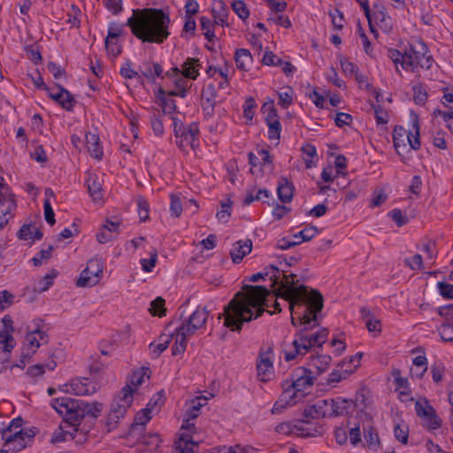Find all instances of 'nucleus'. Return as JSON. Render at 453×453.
<instances>
[{"instance_id":"1","label":"nucleus","mask_w":453,"mask_h":453,"mask_svg":"<svg viewBox=\"0 0 453 453\" xmlns=\"http://www.w3.org/2000/svg\"><path fill=\"white\" fill-rule=\"evenodd\" d=\"M284 288L285 290L280 296L288 303L291 324L295 326H303L298 332H303L306 335L311 347H318L316 333L310 331L318 326V314L324 306L323 296L319 290L303 284L300 287L294 286V281L290 284L285 282Z\"/></svg>"},{"instance_id":"2","label":"nucleus","mask_w":453,"mask_h":453,"mask_svg":"<svg viewBox=\"0 0 453 453\" xmlns=\"http://www.w3.org/2000/svg\"><path fill=\"white\" fill-rule=\"evenodd\" d=\"M170 17L162 9L144 8L133 10V15L125 25L111 22L105 40L118 39L125 26L142 42L163 43L170 35Z\"/></svg>"},{"instance_id":"3","label":"nucleus","mask_w":453,"mask_h":453,"mask_svg":"<svg viewBox=\"0 0 453 453\" xmlns=\"http://www.w3.org/2000/svg\"><path fill=\"white\" fill-rule=\"evenodd\" d=\"M224 308V326L240 332L242 325L261 317L269 307L271 291L264 286L245 285Z\"/></svg>"},{"instance_id":"4","label":"nucleus","mask_w":453,"mask_h":453,"mask_svg":"<svg viewBox=\"0 0 453 453\" xmlns=\"http://www.w3.org/2000/svg\"><path fill=\"white\" fill-rule=\"evenodd\" d=\"M51 406L64 418L63 422L51 436V443L73 440L81 419L86 417L96 418L103 411V404L101 403L94 402L89 403L81 399L69 396L52 399Z\"/></svg>"},{"instance_id":"5","label":"nucleus","mask_w":453,"mask_h":453,"mask_svg":"<svg viewBox=\"0 0 453 453\" xmlns=\"http://www.w3.org/2000/svg\"><path fill=\"white\" fill-rule=\"evenodd\" d=\"M23 419L20 417L13 418L6 427L0 426V434L4 441V447H9L12 453L20 451L32 441L35 433L32 430L23 432Z\"/></svg>"},{"instance_id":"6","label":"nucleus","mask_w":453,"mask_h":453,"mask_svg":"<svg viewBox=\"0 0 453 453\" xmlns=\"http://www.w3.org/2000/svg\"><path fill=\"white\" fill-rule=\"evenodd\" d=\"M133 393L134 389L132 387L126 385L121 389L119 395L114 399L104 423L107 432L115 429L119 420L124 418L127 409L133 403Z\"/></svg>"},{"instance_id":"7","label":"nucleus","mask_w":453,"mask_h":453,"mask_svg":"<svg viewBox=\"0 0 453 453\" xmlns=\"http://www.w3.org/2000/svg\"><path fill=\"white\" fill-rule=\"evenodd\" d=\"M174 135L177 138L176 144L181 150H185L187 146L193 150L198 146L199 127L198 124L192 122L188 126L179 122L173 118Z\"/></svg>"},{"instance_id":"8","label":"nucleus","mask_w":453,"mask_h":453,"mask_svg":"<svg viewBox=\"0 0 453 453\" xmlns=\"http://www.w3.org/2000/svg\"><path fill=\"white\" fill-rule=\"evenodd\" d=\"M104 271V262L99 257H93L87 263L86 268L81 273L76 286L87 288L96 286L99 282Z\"/></svg>"},{"instance_id":"9","label":"nucleus","mask_w":453,"mask_h":453,"mask_svg":"<svg viewBox=\"0 0 453 453\" xmlns=\"http://www.w3.org/2000/svg\"><path fill=\"white\" fill-rule=\"evenodd\" d=\"M208 317L209 311H207L206 307H198L187 319L181 323L180 326L175 329V333L191 336L197 330L205 326Z\"/></svg>"},{"instance_id":"10","label":"nucleus","mask_w":453,"mask_h":453,"mask_svg":"<svg viewBox=\"0 0 453 453\" xmlns=\"http://www.w3.org/2000/svg\"><path fill=\"white\" fill-rule=\"evenodd\" d=\"M292 382L287 388L292 389V395L298 400L305 395V390L314 383L312 371L304 367H298L292 375Z\"/></svg>"},{"instance_id":"11","label":"nucleus","mask_w":453,"mask_h":453,"mask_svg":"<svg viewBox=\"0 0 453 453\" xmlns=\"http://www.w3.org/2000/svg\"><path fill=\"white\" fill-rule=\"evenodd\" d=\"M194 419L185 417L180 427L181 433L179 439L175 441V449L179 453H195L194 449L198 447L197 442L192 437L196 429V425L193 422Z\"/></svg>"},{"instance_id":"12","label":"nucleus","mask_w":453,"mask_h":453,"mask_svg":"<svg viewBox=\"0 0 453 453\" xmlns=\"http://www.w3.org/2000/svg\"><path fill=\"white\" fill-rule=\"evenodd\" d=\"M413 55H405L407 62H402L403 68L406 69L409 66L419 65L421 68L430 69L433 65V58L431 55H427L428 48L423 41H418L415 47H412Z\"/></svg>"},{"instance_id":"13","label":"nucleus","mask_w":453,"mask_h":453,"mask_svg":"<svg viewBox=\"0 0 453 453\" xmlns=\"http://www.w3.org/2000/svg\"><path fill=\"white\" fill-rule=\"evenodd\" d=\"M273 357V346H268L265 350L261 348L257 358V372L259 380L267 382L273 379L274 374Z\"/></svg>"},{"instance_id":"14","label":"nucleus","mask_w":453,"mask_h":453,"mask_svg":"<svg viewBox=\"0 0 453 453\" xmlns=\"http://www.w3.org/2000/svg\"><path fill=\"white\" fill-rule=\"evenodd\" d=\"M268 267V272H270V280L273 281V286H278V288L274 291V296L276 297H280L285 300L283 296L280 295L285 290L284 285L285 282H288L290 284L291 281H294V286L300 287L298 285L299 279H297V275L290 273H288L285 269H280L278 266L274 265H270Z\"/></svg>"},{"instance_id":"15","label":"nucleus","mask_w":453,"mask_h":453,"mask_svg":"<svg viewBox=\"0 0 453 453\" xmlns=\"http://www.w3.org/2000/svg\"><path fill=\"white\" fill-rule=\"evenodd\" d=\"M59 390L77 395H88L96 392V387L88 379H74L69 384L59 387Z\"/></svg>"},{"instance_id":"16","label":"nucleus","mask_w":453,"mask_h":453,"mask_svg":"<svg viewBox=\"0 0 453 453\" xmlns=\"http://www.w3.org/2000/svg\"><path fill=\"white\" fill-rule=\"evenodd\" d=\"M292 344L294 346V349L292 351L284 352V358L288 362L294 360L297 356H303L307 354L312 348L311 346V342L308 341V338L303 332L296 333Z\"/></svg>"},{"instance_id":"17","label":"nucleus","mask_w":453,"mask_h":453,"mask_svg":"<svg viewBox=\"0 0 453 453\" xmlns=\"http://www.w3.org/2000/svg\"><path fill=\"white\" fill-rule=\"evenodd\" d=\"M415 409L418 417L428 419L427 426L430 430H436L441 426V419L436 414L435 410L428 404L427 401L424 404L417 402Z\"/></svg>"},{"instance_id":"18","label":"nucleus","mask_w":453,"mask_h":453,"mask_svg":"<svg viewBox=\"0 0 453 453\" xmlns=\"http://www.w3.org/2000/svg\"><path fill=\"white\" fill-rule=\"evenodd\" d=\"M151 419L150 408H145L136 413L134 422L132 423L127 438H134L136 434L145 432L146 424Z\"/></svg>"},{"instance_id":"19","label":"nucleus","mask_w":453,"mask_h":453,"mask_svg":"<svg viewBox=\"0 0 453 453\" xmlns=\"http://www.w3.org/2000/svg\"><path fill=\"white\" fill-rule=\"evenodd\" d=\"M329 401L333 406L331 416L334 417L348 414L350 407L356 408L357 406L355 401L342 397L329 399Z\"/></svg>"},{"instance_id":"20","label":"nucleus","mask_w":453,"mask_h":453,"mask_svg":"<svg viewBox=\"0 0 453 453\" xmlns=\"http://www.w3.org/2000/svg\"><path fill=\"white\" fill-rule=\"evenodd\" d=\"M252 250V242L250 239L245 241H238L234 244L230 251L232 261L234 264H239L243 257L250 254Z\"/></svg>"},{"instance_id":"21","label":"nucleus","mask_w":453,"mask_h":453,"mask_svg":"<svg viewBox=\"0 0 453 453\" xmlns=\"http://www.w3.org/2000/svg\"><path fill=\"white\" fill-rule=\"evenodd\" d=\"M86 183L88 193L94 201H100L103 198V188L99 177L94 173H87Z\"/></svg>"},{"instance_id":"22","label":"nucleus","mask_w":453,"mask_h":453,"mask_svg":"<svg viewBox=\"0 0 453 453\" xmlns=\"http://www.w3.org/2000/svg\"><path fill=\"white\" fill-rule=\"evenodd\" d=\"M201 67L198 58H188L181 65V75L184 79L196 80Z\"/></svg>"},{"instance_id":"23","label":"nucleus","mask_w":453,"mask_h":453,"mask_svg":"<svg viewBox=\"0 0 453 453\" xmlns=\"http://www.w3.org/2000/svg\"><path fill=\"white\" fill-rule=\"evenodd\" d=\"M299 400L292 395L291 388H285L280 398L274 403L272 409V413H279L285 410L287 407L294 405Z\"/></svg>"},{"instance_id":"24","label":"nucleus","mask_w":453,"mask_h":453,"mask_svg":"<svg viewBox=\"0 0 453 453\" xmlns=\"http://www.w3.org/2000/svg\"><path fill=\"white\" fill-rule=\"evenodd\" d=\"M135 442L142 443L148 447V451L153 453L159 448L161 439L159 434L145 432L143 434H136V437L132 438Z\"/></svg>"},{"instance_id":"25","label":"nucleus","mask_w":453,"mask_h":453,"mask_svg":"<svg viewBox=\"0 0 453 453\" xmlns=\"http://www.w3.org/2000/svg\"><path fill=\"white\" fill-rule=\"evenodd\" d=\"M294 186L286 178L280 177L277 185V194L282 203H290L293 198Z\"/></svg>"},{"instance_id":"26","label":"nucleus","mask_w":453,"mask_h":453,"mask_svg":"<svg viewBox=\"0 0 453 453\" xmlns=\"http://www.w3.org/2000/svg\"><path fill=\"white\" fill-rule=\"evenodd\" d=\"M17 236L20 240L31 239L33 242L41 240L43 233L33 224H25L17 233Z\"/></svg>"},{"instance_id":"27","label":"nucleus","mask_w":453,"mask_h":453,"mask_svg":"<svg viewBox=\"0 0 453 453\" xmlns=\"http://www.w3.org/2000/svg\"><path fill=\"white\" fill-rule=\"evenodd\" d=\"M167 96V92L163 88H159L157 93V98L162 107L164 114H173L176 111L177 106L175 101Z\"/></svg>"},{"instance_id":"28","label":"nucleus","mask_w":453,"mask_h":453,"mask_svg":"<svg viewBox=\"0 0 453 453\" xmlns=\"http://www.w3.org/2000/svg\"><path fill=\"white\" fill-rule=\"evenodd\" d=\"M326 400H319L314 404L307 406L303 410V416L311 418H320L326 417L325 408L326 407Z\"/></svg>"},{"instance_id":"29","label":"nucleus","mask_w":453,"mask_h":453,"mask_svg":"<svg viewBox=\"0 0 453 453\" xmlns=\"http://www.w3.org/2000/svg\"><path fill=\"white\" fill-rule=\"evenodd\" d=\"M86 145L91 157L101 159L103 157V149L100 145L99 136L96 134L88 133L86 134Z\"/></svg>"},{"instance_id":"30","label":"nucleus","mask_w":453,"mask_h":453,"mask_svg":"<svg viewBox=\"0 0 453 453\" xmlns=\"http://www.w3.org/2000/svg\"><path fill=\"white\" fill-rule=\"evenodd\" d=\"M331 357L328 355L312 356L309 362V366L314 368L318 374L324 372L331 363Z\"/></svg>"},{"instance_id":"31","label":"nucleus","mask_w":453,"mask_h":453,"mask_svg":"<svg viewBox=\"0 0 453 453\" xmlns=\"http://www.w3.org/2000/svg\"><path fill=\"white\" fill-rule=\"evenodd\" d=\"M363 434L367 448L372 450H377L380 441L376 429L371 426H364Z\"/></svg>"},{"instance_id":"32","label":"nucleus","mask_w":453,"mask_h":453,"mask_svg":"<svg viewBox=\"0 0 453 453\" xmlns=\"http://www.w3.org/2000/svg\"><path fill=\"white\" fill-rule=\"evenodd\" d=\"M173 336V335L172 334H161L157 342L150 343V348L155 357H158L160 354L168 348Z\"/></svg>"},{"instance_id":"33","label":"nucleus","mask_w":453,"mask_h":453,"mask_svg":"<svg viewBox=\"0 0 453 453\" xmlns=\"http://www.w3.org/2000/svg\"><path fill=\"white\" fill-rule=\"evenodd\" d=\"M208 398L205 396H199L192 399L189 403L188 408L186 411L185 417L189 418H196L200 415V410L203 406L207 404Z\"/></svg>"},{"instance_id":"34","label":"nucleus","mask_w":453,"mask_h":453,"mask_svg":"<svg viewBox=\"0 0 453 453\" xmlns=\"http://www.w3.org/2000/svg\"><path fill=\"white\" fill-rule=\"evenodd\" d=\"M0 206L10 208L16 207L14 195L11 192L9 186L4 181L0 184Z\"/></svg>"},{"instance_id":"35","label":"nucleus","mask_w":453,"mask_h":453,"mask_svg":"<svg viewBox=\"0 0 453 453\" xmlns=\"http://www.w3.org/2000/svg\"><path fill=\"white\" fill-rule=\"evenodd\" d=\"M406 130L401 126L395 127L393 131V142L397 154H401V149L405 150Z\"/></svg>"},{"instance_id":"36","label":"nucleus","mask_w":453,"mask_h":453,"mask_svg":"<svg viewBox=\"0 0 453 453\" xmlns=\"http://www.w3.org/2000/svg\"><path fill=\"white\" fill-rule=\"evenodd\" d=\"M236 66L240 70H246L247 65L252 62V56L249 50L238 49L234 54Z\"/></svg>"},{"instance_id":"37","label":"nucleus","mask_w":453,"mask_h":453,"mask_svg":"<svg viewBox=\"0 0 453 453\" xmlns=\"http://www.w3.org/2000/svg\"><path fill=\"white\" fill-rule=\"evenodd\" d=\"M36 334L39 335L40 340L42 341H43L48 336L44 331L40 330L39 328L28 332L25 337V344L27 347L35 349H38L40 347V342L39 339L36 337Z\"/></svg>"},{"instance_id":"38","label":"nucleus","mask_w":453,"mask_h":453,"mask_svg":"<svg viewBox=\"0 0 453 453\" xmlns=\"http://www.w3.org/2000/svg\"><path fill=\"white\" fill-rule=\"evenodd\" d=\"M175 85V89L170 90L167 92L168 96H179L184 98L187 96L188 92V82L183 77H177L173 81Z\"/></svg>"},{"instance_id":"39","label":"nucleus","mask_w":453,"mask_h":453,"mask_svg":"<svg viewBox=\"0 0 453 453\" xmlns=\"http://www.w3.org/2000/svg\"><path fill=\"white\" fill-rule=\"evenodd\" d=\"M58 273L53 270L50 273L46 274L43 278L40 279L35 285V291L42 293L47 291L53 284V280L57 277Z\"/></svg>"},{"instance_id":"40","label":"nucleus","mask_w":453,"mask_h":453,"mask_svg":"<svg viewBox=\"0 0 453 453\" xmlns=\"http://www.w3.org/2000/svg\"><path fill=\"white\" fill-rule=\"evenodd\" d=\"M16 345L15 339L9 332H0V354L12 352Z\"/></svg>"},{"instance_id":"41","label":"nucleus","mask_w":453,"mask_h":453,"mask_svg":"<svg viewBox=\"0 0 453 453\" xmlns=\"http://www.w3.org/2000/svg\"><path fill=\"white\" fill-rule=\"evenodd\" d=\"M413 128L415 129V134L411 132L406 131V138L408 140L409 145L411 149L414 150H418L420 148V139H419V126L418 118L413 122Z\"/></svg>"},{"instance_id":"42","label":"nucleus","mask_w":453,"mask_h":453,"mask_svg":"<svg viewBox=\"0 0 453 453\" xmlns=\"http://www.w3.org/2000/svg\"><path fill=\"white\" fill-rule=\"evenodd\" d=\"M150 370L148 367H142L134 370L130 376V386H139L144 381V377L150 378Z\"/></svg>"},{"instance_id":"43","label":"nucleus","mask_w":453,"mask_h":453,"mask_svg":"<svg viewBox=\"0 0 453 453\" xmlns=\"http://www.w3.org/2000/svg\"><path fill=\"white\" fill-rule=\"evenodd\" d=\"M165 301L161 296H157L155 300H153L150 303V311L153 316H157L159 318L165 316Z\"/></svg>"},{"instance_id":"44","label":"nucleus","mask_w":453,"mask_h":453,"mask_svg":"<svg viewBox=\"0 0 453 453\" xmlns=\"http://www.w3.org/2000/svg\"><path fill=\"white\" fill-rule=\"evenodd\" d=\"M279 104L283 108H288L293 103V89L287 87L282 91L278 92Z\"/></svg>"},{"instance_id":"45","label":"nucleus","mask_w":453,"mask_h":453,"mask_svg":"<svg viewBox=\"0 0 453 453\" xmlns=\"http://www.w3.org/2000/svg\"><path fill=\"white\" fill-rule=\"evenodd\" d=\"M261 110H262L263 112H266L267 113L266 117L265 119V123L280 119L278 112H277V110H276V108L274 106L273 100H271L269 102L265 103L262 105Z\"/></svg>"},{"instance_id":"46","label":"nucleus","mask_w":453,"mask_h":453,"mask_svg":"<svg viewBox=\"0 0 453 453\" xmlns=\"http://www.w3.org/2000/svg\"><path fill=\"white\" fill-rule=\"evenodd\" d=\"M231 6L241 19L245 20L249 18L250 11L243 0H234Z\"/></svg>"},{"instance_id":"47","label":"nucleus","mask_w":453,"mask_h":453,"mask_svg":"<svg viewBox=\"0 0 453 453\" xmlns=\"http://www.w3.org/2000/svg\"><path fill=\"white\" fill-rule=\"evenodd\" d=\"M318 233V228L316 226H308L298 232L297 234H295L293 235V239L296 241L303 242H308L311 240L315 234Z\"/></svg>"},{"instance_id":"48","label":"nucleus","mask_w":453,"mask_h":453,"mask_svg":"<svg viewBox=\"0 0 453 453\" xmlns=\"http://www.w3.org/2000/svg\"><path fill=\"white\" fill-rule=\"evenodd\" d=\"M177 334V338L174 344L172 347V355L177 356L182 354L186 350L187 347V337L188 335H184L183 334Z\"/></svg>"},{"instance_id":"49","label":"nucleus","mask_w":453,"mask_h":453,"mask_svg":"<svg viewBox=\"0 0 453 453\" xmlns=\"http://www.w3.org/2000/svg\"><path fill=\"white\" fill-rule=\"evenodd\" d=\"M170 211L171 215L175 218H179L182 212V203L180 201V197L178 195L171 194L170 195Z\"/></svg>"},{"instance_id":"50","label":"nucleus","mask_w":453,"mask_h":453,"mask_svg":"<svg viewBox=\"0 0 453 453\" xmlns=\"http://www.w3.org/2000/svg\"><path fill=\"white\" fill-rule=\"evenodd\" d=\"M395 437L403 444H407L409 438V427L404 424H397L394 428Z\"/></svg>"},{"instance_id":"51","label":"nucleus","mask_w":453,"mask_h":453,"mask_svg":"<svg viewBox=\"0 0 453 453\" xmlns=\"http://www.w3.org/2000/svg\"><path fill=\"white\" fill-rule=\"evenodd\" d=\"M268 127V138L269 140H280L281 133V124L279 120L266 122Z\"/></svg>"},{"instance_id":"52","label":"nucleus","mask_w":453,"mask_h":453,"mask_svg":"<svg viewBox=\"0 0 453 453\" xmlns=\"http://www.w3.org/2000/svg\"><path fill=\"white\" fill-rule=\"evenodd\" d=\"M216 97H217V90H216V87L214 84L210 83L202 90L203 102L217 103Z\"/></svg>"},{"instance_id":"53","label":"nucleus","mask_w":453,"mask_h":453,"mask_svg":"<svg viewBox=\"0 0 453 453\" xmlns=\"http://www.w3.org/2000/svg\"><path fill=\"white\" fill-rule=\"evenodd\" d=\"M138 214L141 221H146L149 219L150 205L142 196L137 198Z\"/></svg>"},{"instance_id":"54","label":"nucleus","mask_w":453,"mask_h":453,"mask_svg":"<svg viewBox=\"0 0 453 453\" xmlns=\"http://www.w3.org/2000/svg\"><path fill=\"white\" fill-rule=\"evenodd\" d=\"M64 97L61 98L60 105L68 111H73L76 103L74 96L65 88H62Z\"/></svg>"},{"instance_id":"55","label":"nucleus","mask_w":453,"mask_h":453,"mask_svg":"<svg viewBox=\"0 0 453 453\" xmlns=\"http://www.w3.org/2000/svg\"><path fill=\"white\" fill-rule=\"evenodd\" d=\"M231 200L228 199L227 202L221 203V210L219 211L216 214L217 219L221 222H227L231 216Z\"/></svg>"},{"instance_id":"56","label":"nucleus","mask_w":453,"mask_h":453,"mask_svg":"<svg viewBox=\"0 0 453 453\" xmlns=\"http://www.w3.org/2000/svg\"><path fill=\"white\" fill-rule=\"evenodd\" d=\"M373 8L376 9L372 14L373 18L377 21H380V23H384L385 26L388 27L389 25L388 21L390 20V17L388 16L386 8L382 5H378V4L374 5Z\"/></svg>"},{"instance_id":"57","label":"nucleus","mask_w":453,"mask_h":453,"mask_svg":"<svg viewBox=\"0 0 453 453\" xmlns=\"http://www.w3.org/2000/svg\"><path fill=\"white\" fill-rule=\"evenodd\" d=\"M431 373L433 377V380L435 383H439L442 380L444 374V365L441 362H435L431 365Z\"/></svg>"},{"instance_id":"58","label":"nucleus","mask_w":453,"mask_h":453,"mask_svg":"<svg viewBox=\"0 0 453 453\" xmlns=\"http://www.w3.org/2000/svg\"><path fill=\"white\" fill-rule=\"evenodd\" d=\"M157 258V250H153L150 253V258L149 259H147V258L141 259V265H142V270L144 272H148V273L151 272L152 269L156 265Z\"/></svg>"},{"instance_id":"59","label":"nucleus","mask_w":453,"mask_h":453,"mask_svg":"<svg viewBox=\"0 0 453 453\" xmlns=\"http://www.w3.org/2000/svg\"><path fill=\"white\" fill-rule=\"evenodd\" d=\"M374 110V116L377 124H387L388 122V111L380 104H372Z\"/></svg>"},{"instance_id":"60","label":"nucleus","mask_w":453,"mask_h":453,"mask_svg":"<svg viewBox=\"0 0 453 453\" xmlns=\"http://www.w3.org/2000/svg\"><path fill=\"white\" fill-rule=\"evenodd\" d=\"M257 107L255 99L251 96L248 97L243 105V116L248 120H252L254 116V109Z\"/></svg>"},{"instance_id":"61","label":"nucleus","mask_w":453,"mask_h":453,"mask_svg":"<svg viewBox=\"0 0 453 453\" xmlns=\"http://www.w3.org/2000/svg\"><path fill=\"white\" fill-rule=\"evenodd\" d=\"M413 92L414 102L419 105L425 104V103L427 100V92L426 91V89L421 85L415 86L413 87Z\"/></svg>"},{"instance_id":"62","label":"nucleus","mask_w":453,"mask_h":453,"mask_svg":"<svg viewBox=\"0 0 453 453\" xmlns=\"http://www.w3.org/2000/svg\"><path fill=\"white\" fill-rule=\"evenodd\" d=\"M212 14H213V18H217V17L227 18L228 9L223 0H218L215 3L214 7L212 8Z\"/></svg>"},{"instance_id":"63","label":"nucleus","mask_w":453,"mask_h":453,"mask_svg":"<svg viewBox=\"0 0 453 453\" xmlns=\"http://www.w3.org/2000/svg\"><path fill=\"white\" fill-rule=\"evenodd\" d=\"M437 288L440 295L446 299H453V284L439 281Z\"/></svg>"},{"instance_id":"64","label":"nucleus","mask_w":453,"mask_h":453,"mask_svg":"<svg viewBox=\"0 0 453 453\" xmlns=\"http://www.w3.org/2000/svg\"><path fill=\"white\" fill-rule=\"evenodd\" d=\"M439 334L444 342H453V326L449 323L442 324L438 328Z\"/></svg>"}]
</instances>
